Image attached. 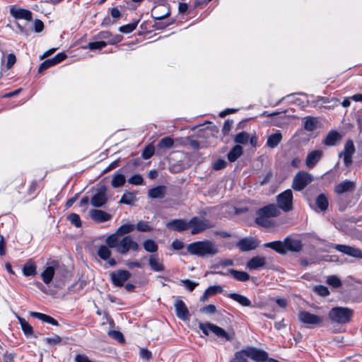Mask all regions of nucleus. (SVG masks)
Wrapping results in <instances>:
<instances>
[{
	"label": "nucleus",
	"instance_id": "393cba45",
	"mask_svg": "<svg viewBox=\"0 0 362 362\" xmlns=\"http://www.w3.org/2000/svg\"><path fill=\"white\" fill-rule=\"evenodd\" d=\"M266 259L264 257L256 256L250 259L247 263V267L250 269H257L264 267Z\"/></svg>",
	"mask_w": 362,
	"mask_h": 362
},
{
	"label": "nucleus",
	"instance_id": "f3484780",
	"mask_svg": "<svg viewBox=\"0 0 362 362\" xmlns=\"http://www.w3.org/2000/svg\"><path fill=\"white\" fill-rule=\"evenodd\" d=\"M176 315L182 320H187L189 317V310L182 300H177L175 303Z\"/></svg>",
	"mask_w": 362,
	"mask_h": 362
},
{
	"label": "nucleus",
	"instance_id": "774afa93",
	"mask_svg": "<svg viewBox=\"0 0 362 362\" xmlns=\"http://www.w3.org/2000/svg\"><path fill=\"white\" fill-rule=\"evenodd\" d=\"M233 124V122L232 120L228 119L226 120L223 127V134H228L230 129H232Z\"/></svg>",
	"mask_w": 362,
	"mask_h": 362
},
{
	"label": "nucleus",
	"instance_id": "37998d69",
	"mask_svg": "<svg viewBox=\"0 0 362 362\" xmlns=\"http://www.w3.org/2000/svg\"><path fill=\"white\" fill-rule=\"evenodd\" d=\"M247 354H246L245 349L238 351L235 354L234 358L230 362H248Z\"/></svg>",
	"mask_w": 362,
	"mask_h": 362
},
{
	"label": "nucleus",
	"instance_id": "a18cd8bd",
	"mask_svg": "<svg viewBox=\"0 0 362 362\" xmlns=\"http://www.w3.org/2000/svg\"><path fill=\"white\" fill-rule=\"evenodd\" d=\"M135 200V194L133 192L124 193L119 200L120 204H131Z\"/></svg>",
	"mask_w": 362,
	"mask_h": 362
},
{
	"label": "nucleus",
	"instance_id": "a878e982",
	"mask_svg": "<svg viewBox=\"0 0 362 362\" xmlns=\"http://www.w3.org/2000/svg\"><path fill=\"white\" fill-rule=\"evenodd\" d=\"M223 291V288L221 286H211L206 288L200 297V301L205 302L208 298L216 293H221Z\"/></svg>",
	"mask_w": 362,
	"mask_h": 362
},
{
	"label": "nucleus",
	"instance_id": "6e6d98bb",
	"mask_svg": "<svg viewBox=\"0 0 362 362\" xmlns=\"http://www.w3.org/2000/svg\"><path fill=\"white\" fill-rule=\"evenodd\" d=\"M128 182L132 185H139L143 184L144 179L141 175L136 174L129 177Z\"/></svg>",
	"mask_w": 362,
	"mask_h": 362
},
{
	"label": "nucleus",
	"instance_id": "9b49d317",
	"mask_svg": "<svg viewBox=\"0 0 362 362\" xmlns=\"http://www.w3.org/2000/svg\"><path fill=\"white\" fill-rule=\"evenodd\" d=\"M246 354L248 358L257 362H265L268 361V354L262 350H259L253 347L245 349Z\"/></svg>",
	"mask_w": 362,
	"mask_h": 362
},
{
	"label": "nucleus",
	"instance_id": "e433bc0d",
	"mask_svg": "<svg viewBox=\"0 0 362 362\" xmlns=\"http://www.w3.org/2000/svg\"><path fill=\"white\" fill-rule=\"evenodd\" d=\"M317 206L322 211H325L328 208V199L327 196L324 194H320L318 195L316 198L315 201Z\"/></svg>",
	"mask_w": 362,
	"mask_h": 362
},
{
	"label": "nucleus",
	"instance_id": "c85d7f7f",
	"mask_svg": "<svg viewBox=\"0 0 362 362\" xmlns=\"http://www.w3.org/2000/svg\"><path fill=\"white\" fill-rule=\"evenodd\" d=\"M341 138V135L337 132L332 131L325 137L324 144L329 146H334Z\"/></svg>",
	"mask_w": 362,
	"mask_h": 362
},
{
	"label": "nucleus",
	"instance_id": "4be33fe9",
	"mask_svg": "<svg viewBox=\"0 0 362 362\" xmlns=\"http://www.w3.org/2000/svg\"><path fill=\"white\" fill-rule=\"evenodd\" d=\"M10 12L15 18L24 19L28 21L32 20V12L29 10L13 7L11 8Z\"/></svg>",
	"mask_w": 362,
	"mask_h": 362
},
{
	"label": "nucleus",
	"instance_id": "2f4dec72",
	"mask_svg": "<svg viewBox=\"0 0 362 362\" xmlns=\"http://www.w3.org/2000/svg\"><path fill=\"white\" fill-rule=\"evenodd\" d=\"M243 154V148L240 145H235L228 153L227 157L230 162H235Z\"/></svg>",
	"mask_w": 362,
	"mask_h": 362
},
{
	"label": "nucleus",
	"instance_id": "603ef678",
	"mask_svg": "<svg viewBox=\"0 0 362 362\" xmlns=\"http://www.w3.org/2000/svg\"><path fill=\"white\" fill-rule=\"evenodd\" d=\"M137 24H138L137 22H135L133 23H129V24L121 26L119 30L121 33L128 34V33H132L133 30H134L136 28Z\"/></svg>",
	"mask_w": 362,
	"mask_h": 362
},
{
	"label": "nucleus",
	"instance_id": "de8ad7c7",
	"mask_svg": "<svg viewBox=\"0 0 362 362\" xmlns=\"http://www.w3.org/2000/svg\"><path fill=\"white\" fill-rule=\"evenodd\" d=\"M62 338L59 335H54L52 337H46L43 341L51 346L59 345L62 343Z\"/></svg>",
	"mask_w": 362,
	"mask_h": 362
},
{
	"label": "nucleus",
	"instance_id": "9d476101",
	"mask_svg": "<svg viewBox=\"0 0 362 362\" xmlns=\"http://www.w3.org/2000/svg\"><path fill=\"white\" fill-rule=\"evenodd\" d=\"M332 247L337 251L342 252L352 257L359 258L362 259V250L354 247L346 245H332Z\"/></svg>",
	"mask_w": 362,
	"mask_h": 362
},
{
	"label": "nucleus",
	"instance_id": "39448f33",
	"mask_svg": "<svg viewBox=\"0 0 362 362\" xmlns=\"http://www.w3.org/2000/svg\"><path fill=\"white\" fill-rule=\"evenodd\" d=\"M188 229H190L192 235H197L204 232L206 230L213 228V225L206 218L198 216L192 217L188 221Z\"/></svg>",
	"mask_w": 362,
	"mask_h": 362
},
{
	"label": "nucleus",
	"instance_id": "4468645a",
	"mask_svg": "<svg viewBox=\"0 0 362 362\" xmlns=\"http://www.w3.org/2000/svg\"><path fill=\"white\" fill-rule=\"evenodd\" d=\"M298 319L302 323L312 325H316L322 322V317L307 311L300 312L298 313Z\"/></svg>",
	"mask_w": 362,
	"mask_h": 362
},
{
	"label": "nucleus",
	"instance_id": "4d7b16f0",
	"mask_svg": "<svg viewBox=\"0 0 362 362\" xmlns=\"http://www.w3.org/2000/svg\"><path fill=\"white\" fill-rule=\"evenodd\" d=\"M68 220L76 227L81 225L80 217L78 214L72 213L68 216Z\"/></svg>",
	"mask_w": 362,
	"mask_h": 362
},
{
	"label": "nucleus",
	"instance_id": "79ce46f5",
	"mask_svg": "<svg viewBox=\"0 0 362 362\" xmlns=\"http://www.w3.org/2000/svg\"><path fill=\"white\" fill-rule=\"evenodd\" d=\"M143 245L145 250L148 252H156L158 249V247L155 241L151 239L145 240L143 243Z\"/></svg>",
	"mask_w": 362,
	"mask_h": 362
},
{
	"label": "nucleus",
	"instance_id": "72a5a7b5",
	"mask_svg": "<svg viewBox=\"0 0 362 362\" xmlns=\"http://www.w3.org/2000/svg\"><path fill=\"white\" fill-rule=\"evenodd\" d=\"M264 247L271 248L279 254H285L284 241H273L264 244Z\"/></svg>",
	"mask_w": 362,
	"mask_h": 362
},
{
	"label": "nucleus",
	"instance_id": "0e129e2a",
	"mask_svg": "<svg viewBox=\"0 0 362 362\" xmlns=\"http://www.w3.org/2000/svg\"><path fill=\"white\" fill-rule=\"evenodd\" d=\"M182 282L189 291H192L198 285V283L192 281L189 279L182 280Z\"/></svg>",
	"mask_w": 362,
	"mask_h": 362
},
{
	"label": "nucleus",
	"instance_id": "412c9836",
	"mask_svg": "<svg viewBox=\"0 0 362 362\" xmlns=\"http://www.w3.org/2000/svg\"><path fill=\"white\" fill-rule=\"evenodd\" d=\"M237 246L241 251L246 252L255 249L258 244L253 238H243L238 243Z\"/></svg>",
	"mask_w": 362,
	"mask_h": 362
},
{
	"label": "nucleus",
	"instance_id": "cd10ccee",
	"mask_svg": "<svg viewBox=\"0 0 362 362\" xmlns=\"http://www.w3.org/2000/svg\"><path fill=\"white\" fill-rule=\"evenodd\" d=\"M149 266L154 272H163L165 269L163 264L156 255H151L148 260Z\"/></svg>",
	"mask_w": 362,
	"mask_h": 362
},
{
	"label": "nucleus",
	"instance_id": "f257e3e1",
	"mask_svg": "<svg viewBox=\"0 0 362 362\" xmlns=\"http://www.w3.org/2000/svg\"><path fill=\"white\" fill-rule=\"evenodd\" d=\"M187 250L190 255L201 257L214 256L219 252L218 245L209 240L192 243L187 246Z\"/></svg>",
	"mask_w": 362,
	"mask_h": 362
},
{
	"label": "nucleus",
	"instance_id": "69168bd1",
	"mask_svg": "<svg viewBox=\"0 0 362 362\" xmlns=\"http://www.w3.org/2000/svg\"><path fill=\"white\" fill-rule=\"evenodd\" d=\"M16 62V57L14 54H9L7 57L6 68L11 69Z\"/></svg>",
	"mask_w": 362,
	"mask_h": 362
},
{
	"label": "nucleus",
	"instance_id": "ddd939ff",
	"mask_svg": "<svg viewBox=\"0 0 362 362\" xmlns=\"http://www.w3.org/2000/svg\"><path fill=\"white\" fill-rule=\"evenodd\" d=\"M107 201L106 196V187L103 186L90 199V204L93 206L99 208L103 206Z\"/></svg>",
	"mask_w": 362,
	"mask_h": 362
},
{
	"label": "nucleus",
	"instance_id": "bb28decb",
	"mask_svg": "<svg viewBox=\"0 0 362 362\" xmlns=\"http://www.w3.org/2000/svg\"><path fill=\"white\" fill-rule=\"evenodd\" d=\"M228 297L231 298L232 300L236 301L240 305L244 307H251L252 303L249 298H247L246 296L236 293H231L228 294Z\"/></svg>",
	"mask_w": 362,
	"mask_h": 362
},
{
	"label": "nucleus",
	"instance_id": "473e14b6",
	"mask_svg": "<svg viewBox=\"0 0 362 362\" xmlns=\"http://www.w3.org/2000/svg\"><path fill=\"white\" fill-rule=\"evenodd\" d=\"M23 274L25 276H35L37 274V266L33 261H28L23 267Z\"/></svg>",
	"mask_w": 362,
	"mask_h": 362
},
{
	"label": "nucleus",
	"instance_id": "20e7f679",
	"mask_svg": "<svg viewBox=\"0 0 362 362\" xmlns=\"http://www.w3.org/2000/svg\"><path fill=\"white\" fill-rule=\"evenodd\" d=\"M354 310L346 307H334L328 313V317L332 323L345 325L353 317Z\"/></svg>",
	"mask_w": 362,
	"mask_h": 362
},
{
	"label": "nucleus",
	"instance_id": "7c9ffc66",
	"mask_svg": "<svg viewBox=\"0 0 362 362\" xmlns=\"http://www.w3.org/2000/svg\"><path fill=\"white\" fill-rule=\"evenodd\" d=\"M165 194V187L159 185L148 190V195L152 199L163 198Z\"/></svg>",
	"mask_w": 362,
	"mask_h": 362
},
{
	"label": "nucleus",
	"instance_id": "864d4df0",
	"mask_svg": "<svg viewBox=\"0 0 362 362\" xmlns=\"http://www.w3.org/2000/svg\"><path fill=\"white\" fill-rule=\"evenodd\" d=\"M327 282L334 288H339L341 286V280L336 276H328Z\"/></svg>",
	"mask_w": 362,
	"mask_h": 362
},
{
	"label": "nucleus",
	"instance_id": "a19ab883",
	"mask_svg": "<svg viewBox=\"0 0 362 362\" xmlns=\"http://www.w3.org/2000/svg\"><path fill=\"white\" fill-rule=\"evenodd\" d=\"M18 320L24 334L28 337L32 335L33 331L32 326L22 317H18Z\"/></svg>",
	"mask_w": 362,
	"mask_h": 362
},
{
	"label": "nucleus",
	"instance_id": "8fccbe9b",
	"mask_svg": "<svg viewBox=\"0 0 362 362\" xmlns=\"http://www.w3.org/2000/svg\"><path fill=\"white\" fill-rule=\"evenodd\" d=\"M213 326H214V324L210 323V322H207V323L199 322L198 327H199V329L202 330V332L205 335H209L210 332H212Z\"/></svg>",
	"mask_w": 362,
	"mask_h": 362
},
{
	"label": "nucleus",
	"instance_id": "338daca9",
	"mask_svg": "<svg viewBox=\"0 0 362 362\" xmlns=\"http://www.w3.org/2000/svg\"><path fill=\"white\" fill-rule=\"evenodd\" d=\"M109 335L119 341H124L122 334L118 331H111L109 332Z\"/></svg>",
	"mask_w": 362,
	"mask_h": 362
},
{
	"label": "nucleus",
	"instance_id": "e2e57ef3",
	"mask_svg": "<svg viewBox=\"0 0 362 362\" xmlns=\"http://www.w3.org/2000/svg\"><path fill=\"white\" fill-rule=\"evenodd\" d=\"M330 101L339 102V100L337 98H332L329 100L328 98L319 96L315 100L313 101L312 103L314 105V106H315L319 102L327 103H329Z\"/></svg>",
	"mask_w": 362,
	"mask_h": 362
},
{
	"label": "nucleus",
	"instance_id": "bf43d9fd",
	"mask_svg": "<svg viewBox=\"0 0 362 362\" xmlns=\"http://www.w3.org/2000/svg\"><path fill=\"white\" fill-rule=\"evenodd\" d=\"M227 163L223 159H218L213 165V169L215 170H220L226 168Z\"/></svg>",
	"mask_w": 362,
	"mask_h": 362
},
{
	"label": "nucleus",
	"instance_id": "a211bd4d",
	"mask_svg": "<svg viewBox=\"0 0 362 362\" xmlns=\"http://www.w3.org/2000/svg\"><path fill=\"white\" fill-rule=\"evenodd\" d=\"M57 267V263L56 262H53L52 265L47 267L42 272L41 277L45 284L48 285L50 284L54 277Z\"/></svg>",
	"mask_w": 362,
	"mask_h": 362
},
{
	"label": "nucleus",
	"instance_id": "423d86ee",
	"mask_svg": "<svg viewBox=\"0 0 362 362\" xmlns=\"http://www.w3.org/2000/svg\"><path fill=\"white\" fill-rule=\"evenodd\" d=\"M313 180V176L305 171L296 173L293 179L292 188L296 191H301Z\"/></svg>",
	"mask_w": 362,
	"mask_h": 362
},
{
	"label": "nucleus",
	"instance_id": "f8f14e48",
	"mask_svg": "<svg viewBox=\"0 0 362 362\" xmlns=\"http://www.w3.org/2000/svg\"><path fill=\"white\" fill-rule=\"evenodd\" d=\"M130 276L131 274L127 270H118L110 274L111 281L115 286H122Z\"/></svg>",
	"mask_w": 362,
	"mask_h": 362
},
{
	"label": "nucleus",
	"instance_id": "c9c22d12",
	"mask_svg": "<svg viewBox=\"0 0 362 362\" xmlns=\"http://www.w3.org/2000/svg\"><path fill=\"white\" fill-rule=\"evenodd\" d=\"M228 273L230 274L236 280L240 281H246L250 279V275L243 271H238L230 269L228 270Z\"/></svg>",
	"mask_w": 362,
	"mask_h": 362
},
{
	"label": "nucleus",
	"instance_id": "0eeeda50",
	"mask_svg": "<svg viewBox=\"0 0 362 362\" xmlns=\"http://www.w3.org/2000/svg\"><path fill=\"white\" fill-rule=\"evenodd\" d=\"M278 208L281 209L285 212H288L293 209V192L291 189H286L276 197Z\"/></svg>",
	"mask_w": 362,
	"mask_h": 362
},
{
	"label": "nucleus",
	"instance_id": "5701e85b",
	"mask_svg": "<svg viewBox=\"0 0 362 362\" xmlns=\"http://www.w3.org/2000/svg\"><path fill=\"white\" fill-rule=\"evenodd\" d=\"M285 253L286 251L299 252L302 248L301 243L297 240L286 238L284 240Z\"/></svg>",
	"mask_w": 362,
	"mask_h": 362
},
{
	"label": "nucleus",
	"instance_id": "6ab92c4d",
	"mask_svg": "<svg viewBox=\"0 0 362 362\" xmlns=\"http://www.w3.org/2000/svg\"><path fill=\"white\" fill-rule=\"evenodd\" d=\"M90 216L93 220L98 223H103L111 219L112 216L107 212L99 210L92 209L90 211Z\"/></svg>",
	"mask_w": 362,
	"mask_h": 362
},
{
	"label": "nucleus",
	"instance_id": "09e8293b",
	"mask_svg": "<svg viewBox=\"0 0 362 362\" xmlns=\"http://www.w3.org/2000/svg\"><path fill=\"white\" fill-rule=\"evenodd\" d=\"M174 141L170 137L163 138L158 143V146L160 148H170L173 146Z\"/></svg>",
	"mask_w": 362,
	"mask_h": 362
},
{
	"label": "nucleus",
	"instance_id": "2eb2a0df",
	"mask_svg": "<svg viewBox=\"0 0 362 362\" xmlns=\"http://www.w3.org/2000/svg\"><path fill=\"white\" fill-rule=\"evenodd\" d=\"M66 58V55L64 52L58 53L57 55H55L54 57L51 59H48L45 61H44L39 66L38 71L42 72L43 71L46 70L47 69L56 65L61 62L64 61Z\"/></svg>",
	"mask_w": 362,
	"mask_h": 362
},
{
	"label": "nucleus",
	"instance_id": "f704fd0d",
	"mask_svg": "<svg viewBox=\"0 0 362 362\" xmlns=\"http://www.w3.org/2000/svg\"><path fill=\"white\" fill-rule=\"evenodd\" d=\"M110 248V247L107 244L105 245H101L98 249L97 255L100 259L107 260L112 255V252Z\"/></svg>",
	"mask_w": 362,
	"mask_h": 362
},
{
	"label": "nucleus",
	"instance_id": "49530a36",
	"mask_svg": "<svg viewBox=\"0 0 362 362\" xmlns=\"http://www.w3.org/2000/svg\"><path fill=\"white\" fill-rule=\"evenodd\" d=\"M135 228L140 232H149L153 230V227L149 225L148 222L140 221L135 226Z\"/></svg>",
	"mask_w": 362,
	"mask_h": 362
},
{
	"label": "nucleus",
	"instance_id": "c03bdc74",
	"mask_svg": "<svg viewBox=\"0 0 362 362\" xmlns=\"http://www.w3.org/2000/svg\"><path fill=\"white\" fill-rule=\"evenodd\" d=\"M249 139L250 135L245 132H242L235 136L234 141L238 144H246L249 141Z\"/></svg>",
	"mask_w": 362,
	"mask_h": 362
},
{
	"label": "nucleus",
	"instance_id": "13d9d810",
	"mask_svg": "<svg viewBox=\"0 0 362 362\" xmlns=\"http://www.w3.org/2000/svg\"><path fill=\"white\" fill-rule=\"evenodd\" d=\"M154 153V147L153 146H146L142 152V157L146 160L150 158Z\"/></svg>",
	"mask_w": 362,
	"mask_h": 362
},
{
	"label": "nucleus",
	"instance_id": "58836bf2",
	"mask_svg": "<svg viewBox=\"0 0 362 362\" xmlns=\"http://www.w3.org/2000/svg\"><path fill=\"white\" fill-rule=\"evenodd\" d=\"M212 332L218 337L224 338L227 341H231L232 337H230L223 329L214 325Z\"/></svg>",
	"mask_w": 362,
	"mask_h": 362
},
{
	"label": "nucleus",
	"instance_id": "6e6552de",
	"mask_svg": "<svg viewBox=\"0 0 362 362\" xmlns=\"http://www.w3.org/2000/svg\"><path fill=\"white\" fill-rule=\"evenodd\" d=\"M355 153V146L352 140H347L344 144V151L339 153V158L343 157L345 166L349 167L352 164V156Z\"/></svg>",
	"mask_w": 362,
	"mask_h": 362
},
{
	"label": "nucleus",
	"instance_id": "c756f323",
	"mask_svg": "<svg viewBox=\"0 0 362 362\" xmlns=\"http://www.w3.org/2000/svg\"><path fill=\"white\" fill-rule=\"evenodd\" d=\"M281 133L278 131L276 133L269 136L267 141V146L271 148H274L281 143Z\"/></svg>",
	"mask_w": 362,
	"mask_h": 362
},
{
	"label": "nucleus",
	"instance_id": "ea45409f",
	"mask_svg": "<svg viewBox=\"0 0 362 362\" xmlns=\"http://www.w3.org/2000/svg\"><path fill=\"white\" fill-rule=\"evenodd\" d=\"M317 124V118L313 117H307L304 122V128L307 131L312 132L315 129Z\"/></svg>",
	"mask_w": 362,
	"mask_h": 362
},
{
	"label": "nucleus",
	"instance_id": "680f3d73",
	"mask_svg": "<svg viewBox=\"0 0 362 362\" xmlns=\"http://www.w3.org/2000/svg\"><path fill=\"white\" fill-rule=\"evenodd\" d=\"M139 356L142 359L148 361L151 358L152 354L149 350L143 348L140 349Z\"/></svg>",
	"mask_w": 362,
	"mask_h": 362
},
{
	"label": "nucleus",
	"instance_id": "3c124183",
	"mask_svg": "<svg viewBox=\"0 0 362 362\" xmlns=\"http://www.w3.org/2000/svg\"><path fill=\"white\" fill-rule=\"evenodd\" d=\"M313 291L321 296H327L329 294V289L327 286L319 285L314 287Z\"/></svg>",
	"mask_w": 362,
	"mask_h": 362
},
{
	"label": "nucleus",
	"instance_id": "f03ea898",
	"mask_svg": "<svg viewBox=\"0 0 362 362\" xmlns=\"http://www.w3.org/2000/svg\"><path fill=\"white\" fill-rule=\"evenodd\" d=\"M256 214L255 223L257 225L267 228H273L276 225L272 218L278 216L280 211L276 204H269L259 209Z\"/></svg>",
	"mask_w": 362,
	"mask_h": 362
},
{
	"label": "nucleus",
	"instance_id": "7ed1b4c3",
	"mask_svg": "<svg viewBox=\"0 0 362 362\" xmlns=\"http://www.w3.org/2000/svg\"><path fill=\"white\" fill-rule=\"evenodd\" d=\"M105 243L111 248H115L117 252L121 255H126L130 250L137 251L139 248V244L134 241L129 235L124 236L122 239L119 240L116 237V242L115 245H111L108 242V236L105 239Z\"/></svg>",
	"mask_w": 362,
	"mask_h": 362
},
{
	"label": "nucleus",
	"instance_id": "1a4fd4ad",
	"mask_svg": "<svg viewBox=\"0 0 362 362\" xmlns=\"http://www.w3.org/2000/svg\"><path fill=\"white\" fill-rule=\"evenodd\" d=\"M135 229V226L134 224H124L119 226L115 233L108 235V242L111 244V245H115V243L116 242V237L119 238L120 236H123L126 234H129L132 232Z\"/></svg>",
	"mask_w": 362,
	"mask_h": 362
},
{
	"label": "nucleus",
	"instance_id": "052dcab7",
	"mask_svg": "<svg viewBox=\"0 0 362 362\" xmlns=\"http://www.w3.org/2000/svg\"><path fill=\"white\" fill-rule=\"evenodd\" d=\"M200 312L206 314H214L216 312V307L210 304L200 309Z\"/></svg>",
	"mask_w": 362,
	"mask_h": 362
},
{
	"label": "nucleus",
	"instance_id": "aec40b11",
	"mask_svg": "<svg viewBox=\"0 0 362 362\" xmlns=\"http://www.w3.org/2000/svg\"><path fill=\"white\" fill-rule=\"evenodd\" d=\"M188 221L184 219H174L166 223V227L178 232L188 229Z\"/></svg>",
	"mask_w": 362,
	"mask_h": 362
},
{
	"label": "nucleus",
	"instance_id": "b1692460",
	"mask_svg": "<svg viewBox=\"0 0 362 362\" xmlns=\"http://www.w3.org/2000/svg\"><path fill=\"white\" fill-rule=\"evenodd\" d=\"M354 189V182L349 180H344L335 186L334 191L337 194H343L348 192H352Z\"/></svg>",
	"mask_w": 362,
	"mask_h": 362
},
{
	"label": "nucleus",
	"instance_id": "dca6fc26",
	"mask_svg": "<svg viewBox=\"0 0 362 362\" xmlns=\"http://www.w3.org/2000/svg\"><path fill=\"white\" fill-rule=\"evenodd\" d=\"M323 156V152L322 150H315L310 152L306 157L305 159V165L308 168H314L316 164L320 160Z\"/></svg>",
	"mask_w": 362,
	"mask_h": 362
},
{
	"label": "nucleus",
	"instance_id": "4c0bfd02",
	"mask_svg": "<svg viewBox=\"0 0 362 362\" xmlns=\"http://www.w3.org/2000/svg\"><path fill=\"white\" fill-rule=\"evenodd\" d=\"M126 182L125 176L123 174L116 173L114 175L112 181L111 185L114 188H117L123 186Z\"/></svg>",
	"mask_w": 362,
	"mask_h": 362
},
{
	"label": "nucleus",
	"instance_id": "5fc2aeb1",
	"mask_svg": "<svg viewBox=\"0 0 362 362\" xmlns=\"http://www.w3.org/2000/svg\"><path fill=\"white\" fill-rule=\"evenodd\" d=\"M107 45V43L104 41H98L89 42L88 47L91 50L101 49Z\"/></svg>",
	"mask_w": 362,
	"mask_h": 362
}]
</instances>
